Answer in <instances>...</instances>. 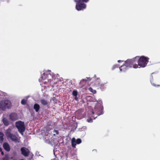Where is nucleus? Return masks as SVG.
<instances>
[{
	"mask_svg": "<svg viewBox=\"0 0 160 160\" xmlns=\"http://www.w3.org/2000/svg\"><path fill=\"white\" fill-rule=\"evenodd\" d=\"M76 142L77 144H79L82 141L80 139L78 138L76 140Z\"/></svg>",
	"mask_w": 160,
	"mask_h": 160,
	"instance_id": "412c9836",
	"label": "nucleus"
},
{
	"mask_svg": "<svg viewBox=\"0 0 160 160\" xmlns=\"http://www.w3.org/2000/svg\"><path fill=\"white\" fill-rule=\"evenodd\" d=\"M27 100L23 99L21 101V103L23 105H25L27 103Z\"/></svg>",
	"mask_w": 160,
	"mask_h": 160,
	"instance_id": "6ab92c4d",
	"label": "nucleus"
},
{
	"mask_svg": "<svg viewBox=\"0 0 160 160\" xmlns=\"http://www.w3.org/2000/svg\"><path fill=\"white\" fill-rule=\"evenodd\" d=\"M87 121L88 122H92V120L91 118H89L87 119Z\"/></svg>",
	"mask_w": 160,
	"mask_h": 160,
	"instance_id": "b1692460",
	"label": "nucleus"
},
{
	"mask_svg": "<svg viewBox=\"0 0 160 160\" xmlns=\"http://www.w3.org/2000/svg\"><path fill=\"white\" fill-rule=\"evenodd\" d=\"M74 2L76 3V8L78 11L83 10L86 8V5L83 3L88 2L89 0H74Z\"/></svg>",
	"mask_w": 160,
	"mask_h": 160,
	"instance_id": "f257e3e1",
	"label": "nucleus"
},
{
	"mask_svg": "<svg viewBox=\"0 0 160 160\" xmlns=\"http://www.w3.org/2000/svg\"><path fill=\"white\" fill-rule=\"evenodd\" d=\"M119 69L121 72H124L127 70L128 68L124 64L119 67Z\"/></svg>",
	"mask_w": 160,
	"mask_h": 160,
	"instance_id": "ddd939ff",
	"label": "nucleus"
},
{
	"mask_svg": "<svg viewBox=\"0 0 160 160\" xmlns=\"http://www.w3.org/2000/svg\"><path fill=\"white\" fill-rule=\"evenodd\" d=\"M123 61H122V60H118V63H120V62H123Z\"/></svg>",
	"mask_w": 160,
	"mask_h": 160,
	"instance_id": "bb28decb",
	"label": "nucleus"
},
{
	"mask_svg": "<svg viewBox=\"0 0 160 160\" xmlns=\"http://www.w3.org/2000/svg\"><path fill=\"white\" fill-rule=\"evenodd\" d=\"M139 56H136L134 58L131 59L132 64H133V68H137L138 67V59Z\"/></svg>",
	"mask_w": 160,
	"mask_h": 160,
	"instance_id": "423d86ee",
	"label": "nucleus"
},
{
	"mask_svg": "<svg viewBox=\"0 0 160 160\" xmlns=\"http://www.w3.org/2000/svg\"><path fill=\"white\" fill-rule=\"evenodd\" d=\"M15 125L18 131L22 134H23L25 129L24 122L21 121H18L16 122Z\"/></svg>",
	"mask_w": 160,
	"mask_h": 160,
	"instance_id": "20e7f679",
	"label": "nucleus"
},
{
	"mask_svg": "<svg viewBox=\"0 0 160 160\" xmlns=\"http://www.w3.org/2000/svg\"><path fill=\"white\" fill-rule=\"evenodd\" d=\"M21 153L25 157H28L29 156L30 152L28 149L22 147L21 148Z\"/></svg>",
	"mask_w": 160,
	"mask_h": 160,
	"instance_id": "0eeeda50",
	"label": "nucleus"
},
{
	"mask_svg": "<svg viewBox=\"0 0 160 160\" xmlns=\"http://www.w3.org/2000/svg\"><path fill=\"white\" fill-rule=\"evenodd\" d=\"M88 89L91 92L93 93H95L96 92V91L95 90L93 89L91 87H90Z\"/></svg>",
	"mask_w": 160,
	"mask_h": 160,
	"instance_id": "a211bd4d",
	"label": "nucleus"
},
{
	"mask_svg": "<svg viewBox=\"0 0 160 160\" xmlns=\"http://www.w3.org/2000/svg\"><path fill=\"white\" fill-rule=\"evenodd\" d=\"M92 113L93 114H94V112H92Z\"/></svg>",
	"mask_w": 160,
	"mask_h": 160,
	"instance_id": "cd10ccee",
	"label": "nucleus"
},
{
	"mask_svg": "<svg viewBox=\"0 0 160 160\" xmlns=\"http://www.w3.org/2000/svg\"><path fill=\"white\" fill-rule=\"evenodd\" d=\"M152 86H154L156 87H158L160 86V85H156L154 83H152Z\"/></svg>",
	"mask_w": 160,
	"mask_h": 160,
	"instance_id": "393cba45",
	"label": "nucleus"
},
{
	"mask_svg": "<svg viewBox=\"0 0 160 160\" xmlns=\"http://www.w3.org/2000/svg\"><path fill=\"white\" fill-rule=\"evenodd\" d=\"M149 58L143 56L139 57L138 59V66L139 68L145 67L148 62Z\"/></svg>",
	"mask_w": 160,
	"mask_h": 160,
	"instance_id": "7ed1b4c3",
	"label": "nucleus"
},
{
	"mask_svg": "<svg viewBox=\"0 0 160 160\" xmlns=\"http://www.w3.org/2000/svg\"><path fill=\"white\" fill-rule=\"evenodd\" d=\"M126 66L129 68H133V64H132L131 59H128L124 62V63Z\"/></svg>",
	"mask_w": 160,
	"mask_h": 160,
	"instance_id": "1a4fd4ad",
	"label": "nucleus"
},
{
	"mask_svg": "<svg viewBox=\"0 0 160 160\" xmlns=\"http://www.w3.org/2000/svg\"><path fill=\"white\" fill-rule=\"evenodd\" d=\"M40 102L42 105L44 106H48L49 103L47 100L44 99H41L40 100Z\"/></svg>",
	"mask_w": 160,
	"mask_h": 160,
	"instance_id": "f8f14e48",
	"label": "nucleus"
},
{
	"mask_svg": "<svg viewBox=\"0 0 160 160\" xmlns=\"http://www.w3.org/2000/svg\"><path fill=\"white\" fill-rule=\"evenodd\" d=\"M33 108L36 112H38L40 108L39 105L37 103H35L34 105Z\"/></svg>",
	"mask_w": 160,
	"mask_h": 160,
	"instance_id": "dca6fc26",
	"label": "nucleus"
},
{
	"mask_svg": "<svg viewBox=\"0 0 160 160\" xmlns=\"http://www.w3.org/2000/svg\"><path fill=\"white\" fill-rule=\"evenodd\" d=\"M11 106V103L9 100H5L3 102H0V108L4 109L6 108H9Z\"/></svg>",
	"mask_w": 160,
	"mask_h": 160,
	"instance_id": "39448f33",
	"label": "nucleus"
},
{
	"mask_svg": "<svg viewBox=\"0 0 160 160\" xmlns=\"http://www.w3.org/2000/svg\"><path fill=\"white\" fill-rule=\"evenodd\" d=\"M11 132V130L10 127L6 130L5 133L7 138L11 139L15 142H19L18 138L15 135L12 134Z\"/></svg>",
	"mask_w": 160,
	"mask_h": 160,
	"instance_id": "f03ea898",
	"label": "nucleus"
},
{
	"mask_svg": "<svg viewBox=\"0 0 160 160\" xmlns=\"http://www.w3.org/2000/svg\"><path fill=\"white\" fill-rule=\"evenodd\" d=\"M2 122L5 126H8L9 124V122L6 118H3L2 119Z\"/></svg>",
	"mask_w": 160,
	"mask_h": 160,
	"instance_id": "4468645a",
	"label": "nucleus"
},
{
	"mask_svg": "<svg viewBox=\"0 0 160 160\" xmlns=\"http://www.w3.org/2000/svg\"><path fill=\"white\" fill-rule=\"evenodd\" d=\"M72 146V147L75 148L76 147V145L77 143L76 142V139L75 138H73L71 141Z\"/></svg>",
	"mask_w": 160,
	"mask_h": 160,
	"instance_id": "2eb2a0df",
	"label": "nucleus"
},
{
	"mask_svg": "<svg viewBox=\"0 0 160 160\" xmlns=\"http://www.w3.org/2000/svg\"><path fill=\"white\" fill-rule=\"evenodd\" d=\"M20 160H24V159H20Z\"/></svg>",
	"mask_w": 160,
	"mask_h": 160,
	"instance_id": "c85d7f7f",
	"label": "nucleus"
},
{
	"mask_svg": "<svg viewBox=\"0 0 160 160\" xmlns=\"http://www.w3.org/2000/svg\"><path fill=\"white\" fill-rule=\"evenodd\" d=\"M3 133L2 132H0V142H2L3 140Z\"/></svg>",
	"mask_w": 160,
	"mask_h": 160,
	"instance_id": "f3484780",
	"label": "nucleus"
},
{
	"mask_svg": "<svg viewBox=\"0 0 160 160\" xmlns=\"http://www.w3.org/2000/svg\"><path fill=\"white\" fill-rule=\"evenodd\" d=\"M0 152H1V154L2 155H3L4 154V153L2 151V150L1 151H0Z\"/></svg>",
	"mask_w": 160,
	"mask_h": 160,
	"instance_id": "a878e982",
	"label": "nucleus"
},
{
	"mask_svg": "<svg viewBox=\"0 0 160 160\" xmlns=\"http://www.w3.org/2000/svg\"><path fill=\"white\" fill-rule=\"evenodd\" d=\"M53 132V133H55L57 135H58L59 134V132L57 130H54Z\"/></svg>",
	"mask_w": 160,
	"mask_h": 160,
	"instance_id": "5701e85b",
	"label": "nucleus"
},
{
	"mask_svg": "<svg viewBox=\"0 0 160 160\" xmlns=\"http://www.w3.org/2000/svg\"><path fill=\"white\" fill-rule=\"evenodd\" d=\"M95 84L96 85H98V86H99L100 88H103V87L106 84L105 82L102 83L99 82V80L98 79L95 81Z\"/></svg>",
	"mask_w": 160,
	"mask_h": 160,
	"instance_id": "9b49d317",
	"label": "nucleus"
},
{
	"mask_svg": "<svg viewBox=\"0 0 160 160\" xmlns=\"http://www.w3.org/2000/svg\"><path fill=\"white\" fill-rule=\"evenodd\" d=\"M118 67L119 66L118 64L114 65L112 67V69L113 70L115 68H118Z\"/></svg>",
	"mask_w": 160,
	"mask_h": 160,
	"instance_id": "4be33fe9",
	"label": "nucleus"
},
{
	"mask_svg": "<svg viewBox=\"0 0 160 160\" xmlns=\"http://www.w3.org/2000/svg\"><path fill=\"white\" fill-rule=\"evenodd\" d=\"M9 118L12 121H16L18 119V115L15 113H11L9 115Z\"/></svg>",
	"mask_w": 160,
	"mask_h": 160,
	"instance_id": "6e6552de",
	"label": "nucleus"
},
{
	"mask_svg": "<svg viewBox=\"0 0 160 160\" xmlns=\"http://www.w3.org/2000/svg\"><path fill=\"white\" fill-rule=\"evenodd\" d=\"M72 94L74 96L77 97L78 95L77 91L75 90L73 91Z\"/></svg>",
	"mask_w": 160,
	"mask_h": 160,
	"instance_id": "aec40b11",
	"label": "nucleus"
},
{
	"mask_svg": "<svg viewBox=\"0 0 160 160\" xmlns=\"http://www.w3.org/2000/svg\"><path fill=\"white\" fill-rule=\"evenodd\" d=\"M4 149L7 152H9L10 150V147L9 145L7 142H4L3 144Z\"/></svg>",
	"mask_w": 160,
	"mask_h": 160,
	"instance_id": "9d476101",
	"label": "nucleus"
}]
</instances>
